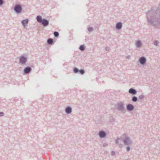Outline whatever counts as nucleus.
Returning a JSON list of instances; mask_svg holds the SVG:
<instances>
[{
  "label": "nucleus",
  "instance_id": "f257e3e1",
  "mask_svg": "<svg viewBox=\"0 0 160 160\" xmlns=\"http://www.w3.org/2000/svg\"><path fill=\"white\" fill-rule=\"evenodd\" d=\"M148 22L154 27L160 25V9L151 8L146 13Z\"/></svg>",
  "mask_w": 160,
  "mask_h": 160
},
{
  "label": "nucleus",
  "instance_id": "f03ea898",
  "mask_svg": "<svg viewBox=\"0 0 160 160\" xmlns=\"http://www.w3.org/2000/svg\"><path fill=\"white\" fill-rule=\"evenodd\" d=\"M121 140L125 145H129L132 143V140L126 133H124L120 137Z\"/></svg>",
  "mask_w": 160,
  "mask_h": 160
},
{
  "label": "nucleus",
  "instance_id": "7ed1b4c3",
  "mask_svg": "<svg viewBox=\"0 0 160 160\" xmlns=\"http://www.w3.org/2000/svg\"><path fill=\"white\" fill-rule=\"evenodd\" d=\"M104 118L102 116H98L96 117L94 121L98 127L100 126L104 122Z\"/></svg>",
  "mask_w": 160,
  "mask_h": 160
},
{
  "label": "nucleus",
  "instance_id": "20e7f679",
  "mask_svg": "<svg viewBox=\"0 0 160 160\" xmlns=\"http://www.w3.org/2000/svg\"><path fill=\"white\" fill-rule=\"evenodd\" d=\"M13 9L15 12L17 14L22 13V6L20 4H16L13 7Z\"/></svg>",
  "mask_w": 160,
  "mask_h": 160
},
{
  "label": "nucleus",
  "instance_id": "39448f33",
  "mask_svg": "<svg viewBox=\"0 0 160 160\" xmlns=\"http://www.w3.org/2000/svg\"><path fill=\"white\" fill-rule=\"evenodd\" d=\"M27 58L26 57L21 56L19 58V63L21 65H25L27 62Z\"/></svg>",
  "mask_w": 160,
  "mask_h": 160
},
{
  "label": "nucleus",
  "instance_id": "423d86ee",
  "mask_svg": "<svg viewBox=\"0 0 160 160\" xmlns=\"http://www.w3.org/2000/svg\"><path fill=\"white\" fill-rule=\"evenodd\" d=\"M117 109L119 111H122L125 110L124 104L122 102H120L118 103Z\"/></svg>",
  "mask_w": 160,
  "mask_h": 160
},
{
  "label": "nucleus",
  "instance_id": "0eeeda50",
  "mask_svg": "<svg viewBox=\"0 0 160 160\" xmlns=\"http://www.w3.org/2000/svg\"><path fill=\"white\" fill-rule=\"evenodd\" d=\"M147 60L146 58L143 56H142L140 58L138 62L142 65H144L146 62Z\"/></svg>",
  "mask_w": 160,
  "mask_h": 160
},
{
  "label": "nucleus",
  "instance_id": "6e6552de",
  "mask_svg": "<svg viewBox=\"0 0 160 160\" xmlns=\"http://www.w3.org/2000/svg\"><path fill=\"white\" fill-rule=\"evenodd\" d=\"M32 70V68L30 67L27 66L24 69L23 73L25 74H29L31 72Z\"/></svg>",
  "mask_w": 160,
  "mask_h": 160
},
{
  "label": "nucleus",
  "instance_id": "1a4fd4ad",
  "mask_svg": "<svg viewBox=\"0 0 160 160\" xmlns=\"http://www.w3.org/2000/svg\"><path fill=\"white\" fill-rule=\"evenodd\" d=\"M43 26V27H46L49 23V21L45 18H43V19L41 22L40 23Z\"/></svg>",
  "mask_w": 160,
  "mask_h": 160
},
{
  "label": "nucleus",
  "instance_id": "9d476101",
  "mask_svg": "<svg viewBox=\"0 0 160 160\" xmlns=\"http://www.w3.org/2000/svg\"><path fill=\"white\" fill-rule=\"evenodd\" d=\"M98 135L101 138H105L106 136V133L104 131H100L98 133Z\"/></svg>",
  "mask_w": 160,
  "mask_h": 160
},
{
  "label": "nucleus",
  "instance_id": "9b49d317",
  "mask_svg": "<svg viewBox=\"0 0 160 160\" xmlns=\"http://www.w3.org/2000/svg\"><path fill=\"white\" fill-rule=\"evenodd\" d=\"M126 108L128 111H131L133 110L134 106L132 104L129 103L127 105Z\"/></svg>",
  "mask_w": 160,
  "mask_h": 160
},
{
  "label": "nucleus",
  "instance_id": "f8f14e48",
  "mask_svg": "<svg viewBox=\"0 0 160 160\" xmlns=\"http://www.w3.org/2000/svg\"><path fill=\"white\" fill-rule=\"evenodd\" d=\"M28 19L27 18L22 20L21 21V23L24 28H26V27H27L28 23Z\"/></svg>",
  "mask_w": 160,
  "mask_h": 160
},
{
  "label": "nucleus",
  "instance_id": "ddd939ff",
  "mask_svg": "<svg viewBox=\"0 0 160 160\" xmlns=\"http://www.w3.org/2000/svg\"><path fill=\"white\" fill-rule=\"evenodd\" d=\"M65 111L67 114H70L72 112V108L70 106H67L66 108Z\"/></svg>",
  "mask_w": 160,
  "mask_h": 160
},
{
  "label": "nucleus",
  "instance_id": "4468645a",
  "mask_svg": "<svg viewBox=\"0 0 160 160\" xmlns=\"http://www.w3.org/2000/svg\"><path fill=\"white\" fill-rule=\"evenodd\" d=\"M128 92L129 93L132 94V95H136L137 92L136 89L133 88H130L128 90Z\"/></svg>",
  "mask_w": 160,
  "mask_h": 160
},
{
  "label": "nucleus",
  "instance_id": "2eb2a0df",
  "mask_svg": "<svg viewBox=\"0 0 160 160\" xmlns=\"http://www.w3.org/2000/svg\"><path fill=\"white\" fill-rule=\"evenodd\" d=\"M122 27V23L121 22H117L116 25V28L118 30L120 29Z\"/></svg>",
  "mask_w": 160,
  "mask_h": 160
},
{
  "label": "nucleus",
  "instance_id": "dca6fc26",
  "mask_svg": "<svg viewBox=\"0 0 160 160\" xmlns=\"http://www.w3.org/2000/svg\"><path fill=\"white\" fill-rule=\"evenodd\" d=\"M142 45L141 41L140 40H138L136 42V46L137 48H140Z\"/></svg>",
  "mask_w": 160,
  "mask_h": 160
},
{
  "label": "nucleus",
  "instance_id": "f3484780",
  "mask_svg": "<svg viewBox=\"0 0 160 160\" xmlns=\"http://www.w3.org/2000/svg\"><path fill=\"white\" fill-rule=\"evenodd\" d=\"M53 40L51 38H48L47 40V43L49 45H52L53 43Z\"/></svg>",
  "mask_w": 160,
  "mask_h": 160
},
{
  "label": "nucleus",
  "instance_id": "a211bd4d",
  "mask_svg": "<svg viewBox=\"0 0 160 160\" xmlns=\"http://www.w3.org/2000/svg\"><path fill=\"white\" fill-rule=\"evenodd\" d=\"M36 19L38 22L40 23L42 21L43 19H42V17L41 16L38 15L37 16L36 18Z\"/></svg>",
  "mask_w": 160,
  "mask_h": 160
},
{
  "label": "nucleus",
  "instance_id": "6ab92c4d",
  "mask_svg": "<svg viewBox=\"0 0 160 160\" xmlns=\"http://www.w3.org/2000/svg\"><path fill=\"white\" fill-rule=\"evenodd\" d=\"M79 49L81 51H83L85 50V46L84 44L81 45L79 46Z\"/></svg>",
  "mask_w": 160,
  "mask_h": 160
},
{
  "label": "nucleus",
  "instance_id": "aec40b11",
  "mask_svg": "<svg viewBox=\"0 0 160 160\" xmlns=\"http://www.w3.org/2000/svg\"><path fill=\"white\" fill-rule=\"evenodd\" d=\"M132 100L133 102H136L138 101V98L136 96H133L132 98Z\"/></svg>",
  "mask_w": 160,
  "mask_h": 160
},
{
  "label": "nucleus",
  "instance_id": "412c9836",
  "mask_svg": "<svg viewBox=\"0 0 160 160\" xmlns=\"http://www.w3.org/2000/svg\"><path fill=\"white\" fill-rule=\"evenodd\" d=\"M79 72L78 73L79 74H81L82 75L83 74L85 73V71L83 69H80L79 70Z\"/></svg>",
  "mask_w": 160,
  "mask_h": 160
},
{
  "label": "nucleus",
  "instance_id": "4be33fe9",
  "mask_svg": "<svg viewBox=\"0 0 160 160\" xmlns=\"http://www.w3.org/2000/svg\"><path fill=\"white\" fill-rule=\"evenodd\" d=\"M78 70L79 69L76 67H74L73 69V72L75 73H78L79 72Z\"/></svg>",
  "mask_w": 160,
  "mask_h": 160
},
{
  "label": "nucleus",
  "instance_id": "5701e85b",
  "mask_svg": "<svg viewBox=\"0 0 160 160\" xmlns=\"http://www.w3.org/2000/svg\"><path fill=\"white\" fill-rule=\"evenodd\" d=\"M93 28L92 27H89L88 28V30L89 32H91L93 30Z\"/></svg>",
  "mask_w": 160,
  "mask_h": 160
},
{
  "label": "nucleus",
  "instance_id": "b1692460",
  "mask_svg": "<svg viewBox=\"0 0 160 160\" xmlns=\"http://www.w3.org/2000/svg\"><path fill=\"white\" fill-rule=\"evenodd\" d=\"M53 34L55 37H58L59 35V33L57 31L54 32H53Z\"/></svg>",
  "mask_w": 160,
  "mask_h": 160
},
{
  "label": "nucleus",
  "instance_id": "393cba45",
  "mask_svg": "<svg viewBox=\"0 0 160 160\" xmlns=\"http://www.w3.org/2000/svg\"><path fill=\"white\" fill-rule=\"evenodd\" d=\"M144 98V96L143 95L141 94L139 96L138 98L139 100H142Z\"/></svg>",
  "mask_w": 160,
  "mask_h": 160
},
{
  "label": "nucleus",
  "instance_id": "a878e982",
  "mask_svg": "<svg viewBox=\"0 0 160 160\" xmlns=\"http://www.w3.org/2000/svg\"><path fill=\"white\" fill-rule=\"evenodd\" d=\"M154 44L156 46H158V42L157 40H154L153 42Z\"/></svg>",
  "mask_w": 160,
  "mask_h": 160
},
{
  "label": "nucleus",
  "instance_id": "bb28decb",
  "mask_svg": "<svg viewBox=\"0 0 160 160\" xmlns=\"http://www.w3.org/2000/svg\"><path fill=\"white\" fill-rule=\"evenodd\" d=\"M115 120H116L113 117H111L110 119V122H113L115 121Z\"/></svg>",
  "mask_w": 160,
  "mask_h": 160
},
{
  "label": "nucleus",
  "instance_id": "cd10ccee",
  "mask_svg": "<svg viewBox=\"0 0 160 160\" xmlns=\"http://www.w3.org/2000/svg\"><path fill=\"white\" fill-rule=\"evenodd\" d=\"M130 147L129 146L127 147H126V151L127 152H128L130 151Z\"/></svg>",
  "mask_w": 160,
  "mask_h": 160
},
{
  "label": "nucleus",
  "instance_id": "c85d7f7f",
  "mask_svg": "<svg viewBox=\"0 0 160 160\" xmlns=\"http://www.w3.org/2000/svg\"><path fill=\"white\" fill-rule=\"evenodd\" d=\"M120 140H121L120 138H118L115 141V143L117 144H118L119 143V141Z\"/></svg>",
  "mask_w": 160,
  "mask_h": 160
},
{
  "label": "nucleus",
  "instance_id": "c756f323",
  "mask_svg": "<svg viewBox=\"0 0 160 160\" xmlns=\"http://www.w3.org/2000/svg\"><path fill=\"white\" fill-rule=\"evenodd\" d=\"M4 3V2L3 0H0V6L2 5Z\"/></svg>",
  "mask_w": 160,
  "mask_h": 160
},
{
  "label": "nucleus",
  "instance_id": "7c9ffc66",
  "mask_svg": "<svg viewBox=\"0 0 160 160\" xmlns=\"http://www.w3.org/2000/svg\"><path fill=\"white\" fill-rule=\"evenodd\" d=\"M111 155L112 156H114L115 155V152L114 151H112L111 152Z\"/></svg>",
  "mask_w": 160,
  "mask_h": 160
},
{
  "label": "nucleus",
  "instance_id": "2f4dec72",
  "mask_svg": "<svg viewBox=\"0 0 160 160\" xmlns=\"http://www.w3.org/2000/svg\"><path fill=\"white\" fill-rule=\"evenodd\" d=\"M4 115V113L2 112H0V117L3 116Z\"/></svg>",
  "mask_w": 160,
  "mask_h": 160
},
{
  "label": "nucleus",
  "instance_id": "473e14b6",
  "mask_svg": "<svg viewBox=\"0 0 160 160\" xmlns=\"http://www.w3.org/2000/svg\"><path fill=\"white\" fill-rule=\"evenodd\" d=\"M108 145V144L107 143H104L103 144V146L104 147H106Z\"/></svg>",
  "mask_w": 160,
  "mask_h": 160
},
{
  "label": "nucleus",
  "instance_id": "72a5a7b5",
  "mask_svg": "<svg viewBox=\"0 0 160 160\" xmlns=\"http://www.w3.org/2000/svg\"><path fill=\"white\" fill-rule=\"evenodd\" d=\"M105 50L106 51H108L109 50V48L108 47H106L105 48Z\"/></svg>",
  "mask_w": 160,
  "mask_h": 160
},
{
  "label": "nucleus",
  "instance_id": "f704fd0d",
  "mask_svg": "<svg viewBox=\"0 0 160 160\" xmlns=\"http://www.w3.org/2000/svg\"><path fill=\"white\" fill-rule=\"evenodd\" d=\"M119 146L120 148H122V144H119Z\"/></svg>",
  "mask_w": 160,
  "mask_h": 160
},
{
  "label": "nucleus",
  "instance_id": "c9c22d12",
  "mask_svg": "<svg viewBox=\"0 0 160 160\" xmlns=\"http://www.w3.org/2000/svg\"><path fill=\"white\" fill-rule=\"evenodd\" d=\"M130 57V55L126 57V58L129 59Z\"/></svg>",
  "mask_w": 160,
  "mask_h": 160
},
{
  "label": "nucleus",
  "instance_id": "e433bc0d",
  "mask_svg": "<svg viewBox=\"0 0 160 160\" xmlns=\"http://www.w3.org/2000/svg\"><path fill=\"white\" fill-rule=\"evenodd\" d=\"M126 160H130L129 159H127Z\"/></svg>",
  "mask_w": 160,
  "mask_h": 160
}]
</instances>
